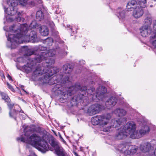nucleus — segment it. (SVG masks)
Returning <instances> with one entry per match:
<instances>
[{
	"mask_svg": "<svg viewBox=\"0 0 156 156\" xmlns=\"http://www.w3.org/2000/svg\"><path fill=\"white\" fill-rule=\"evenodd\" d=\"M39 50L44 51L41 52L39 55H37L34 58L35 62H40L44 60L45 65L42 67H37L34 71V74L36 76L45 73L43 77L40 78L39 80L43 83L47 84L52 85L58 83H65L69 81V77L67 75L58 74L53 76L57 72L58 69L55 67H53L52 65L55 63V60L49 57H53L56 54L58 51V54L62 55H65L67 54L64 49L59 47L54 49L47 50V48L45 46L40 45L38 47Z\"/></svg>",
	"mask_w": 156,
	"mask_h": 156,
	"instance_id": "nucleus-1",
	"label": "nucleus"
},
{
	"mask_svg": "<svg viewBox=\"0 0 156 156\" xmlns=\"http://www.w3.org/2000/svg\"><path fill=\"white\" fill-rule=\"evenodd\" d=\"M9 29L10 32L6 33V35L8 41L7 45L11 48H16L18 44L23 43L28 37L33 42H38L40 40L35 31H31L28 36L26 35L28 30V25L27 24L20 25L18 23L11 26Z\"/></svg>",
	"mask_w": 156,
	"mask_h": 156,
	"instance_id": "nucleus-2",
	"label": "nucleus"
},
{
	"mask_svg": "<svg viewBox=\"0 0 156 156\" xmlns=\"http://www.w3.org/2000/svg\"><path fill=\"white\" fill-rule=\"evenodd\" d=\"M31 131L30 127L27 126L24 129V135L20 137L17 138V140L30 144L42 152L48 151L49 146L44 140V137L41 136L39 133H34L30 135V133Z\"/></svg>",
	"mask_w": 156,
	"mask_h": 156,
	"instance_id": "nucleus-3",
	"label": "nucleus"
},
{
	"mask_svg": "<svg viewBox=\"0 0 156 156\" xmlns=\"http://www.w3.org/2000/svg\"><path fill=\"white\" fill-rule=\"evenodd\" d=\"M7 4L9 6L6 9L4 7L5 12L9 15L12 16L15 14L17 12L16 6L20 3L23 6L27 5L30 6L34 5V3L30 0H7Z\"/></svg>",
	"mask_w": 156,
	"mask_h": 156,
	"instance_id": "nucleus-4",
	"label": "nucleus"
},
{
	"mask_svg": "<svg viewBox=\"0 0 156 156\" xmlns=\"http://www.w3.org/2000/svg\"><path fill=\"white\" fill-rule=\"evenodd\" d=\"M111 117V114L110 113L104 115H97L91 118V122L93 125L99 124L103 126L108 123Z\"/></svg>",
	"mask_w": 156,
	"mask_h": 156,
	"instance_id": "nucleus-5",
	"label": "nucleus"
},
{
	"mask_svg": "<svg viewBox=\"0 0 156 156\" xmlns=\"http://www.w3.org/2000/svg\"><path fill=\"white\" fill-rule=\"evenodd\" d=\"M138 149V147L130 145L127 143L120 144L119 150L126 156L133 155L136 153Z\"/></svg>",
	"mask_w": 156,
	"mask_h": 156,
	"instance_id": "nucleus-6",
	"label": "nucleus"
},
{
	"mask_svg": "<svg viewBox=\"0 0 156 156\" xmlns=\"http://www.w3.org/2000/svg\"><path fill=\"white\" fill-rule=\"evenodd\" d=\"M48 142L51 146L53 148L56 154L58 155H63V152L62 147L59 145V143L53 137L49 138Z\"/></svg>",
	"mask_w": 156,
	"mask_h": 156,
	"instance_id": "nucleus-7",
	"label": "nucleus"
},
{
	"mask_svg": "<svg viewBox=\"0 0 156 156\" xmlns=\"http://www.w3.org/2000/svg\"><path fill=\"white\" fill-rule=\"evenodd\" d=\"M136 124L133 121L128 122L124 126L123 129L128 135H130L131 138V135L136 134Z\"/></svg>",
	"mask_w": 156,
	"mask_h": 156,
	"instance_id": "nucleus-8",
	"label": "nucleus"
},
{
	"mask_svg": "<svg viewBox=\"0 0 156 156\" xmlns=\"http://www.w3.org/2000/svg\"><path fill=\"white\" fill-rule=\"evenodd\" d=\"M149 130L150 129L148 126L144 125L142 126L139 131H136L135 133L136 134L131 135V138L133 139L139 138L148 133Z\"/></svg>",
	"mask_w": 156,
	"mask_h": 156,
	"instance_id": "nucleus-9",
	"label": "nucleus"
},
{
	"mask_svg": "<svg viewBox=\"0 0 156 156\" xmlns=\"http://www.w3.org/2000/svg\"><path fill=\"white\" fill-rule=\"evenodd\" d=\"M102 108V106L99 104L92 105L88 108L87 113L89 115H93L98 113Z\"/></svg>",
	"mask_w": 156,
	"mask_h": 156,
	"instance_id": "nucleus-10",
	"label": "nucleus"
},
{
	"mask_svg": "<svg viewBox=\"0 0 156 156\" xmlns=\"http://www.w3.org/2000/svg\"><path fill=\"white\" fill-rule=\"evenodd\" d=\"M140 30L141 35L144 37H147L153 34L151 27L149 25H144L142 26L140 28Z\"/></svg>",
	"mask_w": 156,
	"mask_h": 156,
	"instance_id": "nucleus-11",
	"label": "nucleus"
},
{
	"mask_svg": "<svg viewBox=\"0 0 156 156\" xmlns=\"http://www.w3.org/2000/svg\"><path fill=\"white\" fill-rule=\"evenodd\" d=\"M72 89H75V90L76 89H79L80 91H81V93L80 95L81 96H80V97H78V98L76 99V101H78V100L79 98V99H82V98L83 96H84V94L86 93L87 90V87L86 86H84L81 87L80 85L78 83L76 84L75 85V87H71L70 89L69 90V92ZM69 95H71L72 94V93L71 92H69Z\"/></svg>",
	"mask_w": 156,
	"mask_h": 156,
	"instance_id": "nucleus-12",
	"label": "nucleus"
},
{
	"mask_svg": "<svg viewBox=\"0 0 156 156\" xmlns=\"http://www.w3.org/2000/svg\"><path fill=\"white\" fill-rule=\"evenodd\" d=\"M122 123H123L122 121H120V119L118 120L115 119H112L111 123V126H108L107 127H104L103 129L102 130L105 132H108L110 131V129L112 127L113 128L117 127L122 125Z\"/></svg>",
	"mask_w": 156,
	"mask_h": 156,
	"instance_id": "nucleus-13",
	"label": "nucleus"
},
{
	"mask_svg": "<svg viewBox=\"0 0 156 156\" xmlns=\"http://www.w3.org/2000/svg\"><path fill=\"white\" fill-rule=\"evenodd\" d=\"M106 91V88L104 87H99L96 90V97L99 100L102 101L105 98V93Z\"/></svg>",
	"mask_w": 156,
	"mask_h": 156,
	"instance_id": "nucleus-14",
	"label": "nucleus"
},
{
	"mask_svg": "<svg viewBox=\"0 0 156 156\" xmlns=\"http://www.w3.org/2000/svg\"><path fill=\"white\" fill-rule=\"evenodd\" d=\"M117 99L115 97H112L108 99L105 102V105L108 108L114 107L116 104Z\"/></svg>",
	"mask_w": 156,
	"mask_h": 156,
	"instance_id": "nucleus-15",
	"label": "nucleus"
},
{
	"mask_svg": "<svg viewBox=\"0 0 156 156\" xmlns=\"http://www.w3.org/2000/svg\"><path fill=\"white\" fill-rule=\"evenodd\" d=\"M119 132L115 136V138L117 140H121L126 138L128 135L126 132L123 130V129L121 128L118 129Z\"/></svg>",
	"mask_w": 156,
	"mask_h": 156,
	"instance_id": "nucleus-16",
	"label": "nucleus"
},
{
	"mask_svg": "<svg viewBox=\"0 0 156 156\" xmlns=\"http://www.w3.org/2000/svg\"><path fill=\"white\" fill-rule=\"evenodd\" d=\"M140 150L144 152H147L150 151L153 148L151 144L148 142L142 143L140 147Z\"/></svg>",
	"mask_w": 156,
	"mask_h": 156,
	"instance_id": "nucleus-17",
	"label": "nucleus"
},
{
	"mask_svg": "<svg viewBox=\"0 0 156 156\" xmlns=\"http://www.w3.org/2000/svg\"><path fill=\"white\" fill-rule=\"evenodd\" d=\"M144 13V11L141 8L138 7L133 11V15L136 18L141 17Z\"/></svg>",
	"mask_w": 156,
	"mask_h": 156,
	"instance_id": "nucleus-18",
	"label": "nucleus"
},
{
	"mask_svg": "<svg viewBox=\"0 0 156 156\" xmlns=\"http://www.w3.org/2000/svg\"><path fill=\"white\" fill-rule=\"evenodd\" d=\"M1 95L2 99L4 100L5 102H7V105L10 109V111L12 110L11 109L12 108L13 104L10 103V100L9 97L5 94L4 93H1Z\"/></svg>",
	"mask_w": 156,
	"mask_h": 156,
	"instance_id": "nucleus-19",
	"label": "nucleus"
},
{
	"mask_svg": "<svg viewBox=\"0 0 156 156\" xmlns=\"http://www.w3.org/2000/svg\"><path fill=\"white\" fill-rule=\"evenodd\" d=\"M114 113L119 117H122L126 115V111L122 108H118L114 110Z\"/></svg>",
	"mask_w": 156,
	"mask_h": 156,
	"instance_id": "nucleus-20",
	"label": "nucleus"
},
{
	"mask_svg": "<svg viewBox=\"0 0 156 156\" xmlns=\"http://www.w3.org/2000/svg\"><path fill=\"white\" fill-rule=\"evenodd\" d=\"M75 87V85L74 86H72V87H70L68 89V91L67 92V95H69V96H71L72 94H73L75 93H76V91H78V93H79L80 94L79 95V96H74L73 98V100H75V101H78L79 100H81V99H79V98L78 99V101H76V99L78 98V97H79V98L80 97V96L81 97V96L80 95V94H81V91H80L79 90V89H76V90H75V89H72L69 92H71L72 93V94L71 95H69V90L72 87Z\"/></svg>",
	"mask_w": 156,
	"mask_h": 156,
	"instance_id": "nucleus-21",
	"label": "nucleus"
},
{
	"mask_svg": "<svg viewBox=\"0 0 156 156\" xmlns=\"http://www.w3.org/2000/svg\"><path fill=\"white\" fill-rule=\"evenodd\" d=\"M39 31L41 35L46 36L49 34V31L48 27L45 26H39Z\"/></svg>",
	"mask_w": 156,
	"mask_h": 156,
	"instance_id": "nucleus-22",
	"label": "nucleus"
},
{
	"mask_svg": "<svg viewBox=\"0 0 156 156\" xmlns=\"http://www.w3.org/2000/svg\"><path fill=\"white\" fill-rule=\"evenodd\" d=\"M125 10L121 8H119L116 10L117 15L118 17L120 19L122 20L125 17Z\"/></svg>",
	"mask_w": 156,
	"mask_h": 156,
	"instance_id": "nucleus-23",
	"label": "nucleus"
},
{
	"mask_svg": "<svg viewBox=\"0 0 156 156\" xmlns=\"http://www.w3.org/2000/svg\"><path fill=\"white\" fill-rule=\"evenodd\" d=\"M73 66L69 64H66L64 65L62 68L63 72L65 74L69 73L73 70Z\"/></svg>",
	"mask_w": 156,
	"mask_h": 156,
	"instance_id": "nucleus-24",
	"label": "nucleus"
},
{
	"mask_svg": "<svg viewBox=\"0 0 156 156\" xmlns=\"http://www.w3.org/2000/svg\"><path fill=\"white\" fill-rule=\"evenodd\" d=\"M34 68V66L33 65L32 63H29L28 62H27L26 65H24L23 66V68L27 73L32 71Z\"/></svg>",
	"mask_w": 156,
	"mask_h": 156,
	"instance_id": "nucleus-25",
	"label": "nucleus"
},
{
	"mask_svg": "<svg viewBox=\"0 0 156 156\" xmlns=\"http://www.w3.org/2000/svg\"><path fill=\"white\" fill-rule=\"evenodd\" d=\"M27 52H26L25 55H24V57H21L19 58V60L22 61V62L24 63L26 62L25 60H26L25 59H27L26 57L25 56H30L31 55H33L34 53V52L31 51L30 49H27L26 50Z\"/></svg>",
	"mask_w": 156,
	"mask_h": 156,
	"instance_id": "nucleus-26",
	"label": "nucleus"
},
{
	"mask_svg": "<svg viewBox=\"0 0 156 156\" xmlns=\"http://www.w3.org/2000/svg\"><path fill=\"white\" fill-rule=\"evenodd\" d=\"M150 41L153 46L156 48V33L151 34L150 37Z\"/></svg>",
	"mask_w": 156,
	"mask_h": 156,
	"instance_id": "nucleus-27",
	"label": "nucleus"
},
{
	"mask_svg": "<svg viewBox=\"0 0 156 156\" xmlns=\"http://www.w3.org/2000/svg\"><path fill=\"white\" fill-rule=\"evenodd\" d=\"M152 22V20L151 16L150 15L147 16L144 20V25H149L151 26Z\"/></svg>",
	"mask_w": 156,
	"mask_h": 156,
	"instance_id": "nucleus-28",
	"label": "nucleus"
},
{
	"mask_svg": "<svg viewBox=\"0 0 156 156\" xmlns=\"http://www.w3.org/2000/svg\"><path fill=\"white\" fill-rule=\"evenodd\" d=\"M138 4L141 8H145L147 6V0H137Z\"/></svg>",
	"mask_w": 156,
	"mask_h": 156,
	"instance_id": "nucleus-29",
	"label": "nucleus"
},
{
	"mask_svg": "<svg viewBox=\"0 0 156 156\" xmlns=\"http://www.w3.org/2000/svg\"><path fill=\"white\" fill-rule=\"evenodd\" d=\"M43 41L44 44L48 46L52 45L53 43V39L51 37L48 38Z\"/></svg>",
	"mask_w": 156,
	"mask_h": 156,
	"instance_id": "nucleus-30",
	"label": "nucleus"
},
{
	"mask_svg": "<svg viewBox=\"0 0 156 156\" xmlns=\"http://www.w3.org/2000/svg\"><path fill=\"white\" fill-rule=\"evenodd\" d=\"M137 2L135 0H132L129 2L126 5L127 9H129L133 8V6L136 5Z\"/></svg>",
	"mask_w": 156,
	"mask_h": 156,
	"instance_id": "nucleus-31",
	"label": "nucleus"
},
{
	"mask_svg": "<svg viewBox=\"0 0 156 156\" xmlns=\"http://www.w3.org/2000/svg\"><path fill=\"white\" fill-rule=\"evenodd\" d=\"M39 27V25L37 23L36 21H33L30 24L29 27H28V30L30 28V29L33 28H35Z\"/></svg>",
	"mask_w": 156,
	"mask_h": 156,
	"instance_id": "nucleus-32",
	"label": "nucleus"
},
{
	"mask_svg": "<svg viewBox=\"0 0 156 156\" xmlns=\"http://www.w3.org/2000/svg\"><path fill=\"white\" fill-rule=\"evenodd\" d=\"M44 16L42 12L41 11H38L37 12L36 14V18L39 20H41L43 19Z\"/></svg>",
	"mask_w": 156,
	"mask_h": 156,
	"instance_id": "nucleus-33",
	"label": "nucleus"
},
{
	"mask_svg": "<svg viewBox=\"0 0 156 156\" xmlns=\"http://www.w3.org/2000/svg\"><path fill=\"white\" fill-rule=\"evenodd\" d=\"M17 114V112L15 109L11 110L9 112V115L10 117L14 118L16 120V116Z\"/></svg>",
	"mask_w": 156,
	"mask_h": 156,
	"instance_id": "nucleus-34",
	"label": "nucleus"
},
{
	"mask_svg": "<svg viewBox=\"0 0 156 156\" xmlns=\"http://www.w3.org/2000/svg\"><path fill=\"white\" fill-rule=\"evenodd\" d=\"M94 90V88L93 87H91L90 89H88L87 91L88 94H90L91 95H93V94H94L93 92Z\"/></svg>",
	"mask_w": 156,
	"mask_h": 156,
	"instance_id": "nucleus-35",
	"label": "nucleus"
},
{
	"mask_svg": "<svg viewBox=\"0 0 156 156\" xmlns=\"http://www.w3.org/2000/svg\"><path fill=\"white\" fill-rule=\"evenodd\" d=\"M61 85L59 84H57L55 85V86L54 87V88L53 89V91H55L57 90L58 89Z\"/></svg>",
	"mask_w": 156,
	"mask_h": 156,
	"instance_id": "nucleus-36",
	"label": "nucleus"
},
{
	"mask_svg": "<svg viewBox=\"0 0 156 156\" xmlns=\"http://www.w3.org/2000/svg\"><path fill=\"white\" fill-rule=\"evenodd\" d=\"M153 30L152 34L156 33V20L155 21L154 23Z\"/></svg>",
	"mask_w": 156,
	"mask_h": 156,
	"instance_id": "nucleus-37",
	"label": "nucleus"
},
{
	"mask_svg": "<svg viewBox=\"0 0 156 156\" xmlns=\"http://www.w3.org/2000/svg\"><path fill=\"white\" fill-rule=\"evenodd\" d=\"M16 20L17 22H21L22 21H23V19L21 18V17L19 16H18L17 17H16Z\"/></svg>",
	"mask_w": 156,
	"mask_h": 156,
	"instance_id": "nucleus-38",
	"label": "nucleus"
},
{
	"mask_svg": "<svg viewBox=\"0 0 156 156\" xmlns=\"http://www.w3.org/2000/svg\"><path fill=\"white\" fill-rule=\"evenodd\" d=\"M7 85L8 86L9 88V89H10L11 91L13 92L15 91L14 90L13 88L8 83H7Z\"/></svg>",
	"mask_w": 156,
	"mask_h": 156,
	"instance_id": "nucleus-39",
	"label": "nucleus"
},
{
	"mask_svg": "<svg viewBox=\"0 0 156 156\" xmlns=\"http://www.w3.org/2000/svg\"><path fill=\"white\" fill-rule=\"evenodd\" d=\"M49 24L51 27H53L54 26V24L53 22H50V23Z\"/></svg>",
	"mask_w": 156,
	"mask_h": 156,
	"instance_id": "nucleus-40",
	"label": "nucleus"
},
{
	"mask_svg": "<svg viewBox=\"0 0 156 156\" xmlns=\"http://www.w3.org/2000/svg\"><path fill=\"white\" fill-rule=\"evenodd\" d=\"M28 156H37L35 155V154L34 152H31V153Z\"/></svg>",
	"mask_w": 156,
	"mask_h": 156,
	"instance_id": "nucleus-41",
	"label": "nucleus"
},
{
	"mask_svg": "<svg viewBox=\"0 0 156 156\" xmlns=\"http://www.w3.org/2000/svg\"><path fill=\"white\" fill-rule=\"evenodd\" d=\"M7 77L8 78V79H9V80H11V81L12 80L11 76L9 75H8V76H7Z\"/></svg>",
	"mask_w": 156,
	"mask_h": 156,
	"instance_id": "nucleus-42",
	"label": "nucleus"
},
{
	"mask_svg": "<svg viewBox=\"0 0 156 156\" xmlns=\"http://www.w3.org/2000/svg\"><path fill=\"white\" fill-rule=\"evenodd\" d=\"M90 83L91 85L94 84L95 83L94 81H92L90 82Z\"/></svg>",
	"mask_w": 156,
	"mask_h": 156,
	"instance_id": "nucleus-43",
	"label": "nucleus"
},
{
	"mask_svg": "<svg viewBox=\"0 0 156 156\" xmlns=\"http://www.w3.org/2000/svg\"><path fill=\"white\" fill-rule=\"evenodd\" d=\"M74 153L76 156H78V154L76 152H74Z\"/></svg>",
	"mask_w": 156,
	"mask_h": 156,
	"instance_id": "nucleus-44",
	"label": "nucleus"
},
{
	"mask_svg": "<svg viewBox=\"0 0 156 156\" xmlns=\"http://www.w3.org/2000/svg\"><path fill=\"white\" fill-rule=\"evenodd\" d=\"M2 78H5V76H4V75H3L2 76Z\"/></svg>",
	"mask_w": 156,
	"mask_h": 156,
	"instance_id": "nucleus-45",
	"label": "nucleus"
},
{
	"mask_svg": "<svg viewBox=\"0 0 156 156\" xmlns=\"http://www.w3.org/2000/svg\"><path fill=\"white\" fill-rule=\"evenodd\" d=\"M20 112L23 113V111H22V110H21L20 111Z\"/></svg>",
	"mask_w": 156,
	"mask_h": 156,
	"instance_id": "nucleus-46",
	"label": "nucleus"
},
{
	"mask_svg": "<svg viewBox=\"0 0 156 156\" xmlns=\"http://www.w3.org/2000/svg\"><path fill=\"white\" fill-rule=\"evenodd\" d=\"M22 90H23L24 92H26V93H27V92L25 91V90H24V89H22Z\"/></svg>",
	"mask_w": 156,
	"mask_h": 156,
	"instance_id": "nucleus-47",
	"label": "nucleus"
},
{
	"mask_svg": "<svg viewBox=\"0 0 156 156\" xmlns=\"http://www.w3.org/2000/svg\"><path fill=\"white\" fill-rule=\"evenodd\" d=\"M70 26V25H67V27H69Z\"/></svg>",
	"mask_w": 156,
	"mask_h": 156,
	"instance_id": "nucleus-48",
	"label": "nucleus"
},
{
	"mask_svg": "<svg viewBox=\"0 0 156 156\" xmlns=\"http://www.w3.org/2000/svg\"><path fill=\"white\" fill-rule=\"evenodd\" d=\"M153 5H150V7H153Z\"/></svg>",
	"mask_w": 156,
	"mask_h": 156,
	"instance_id": "nucleus-49",
	"label": "nucleus"
},
{
	"mask_svg": "<svg viewBox=\"0 0 156 156\" xmlns=\"http://www.w3.org/2000/svg\"><path fill=\"white\" fill-rule=\"evenodd\" d=\"M1 108L0 107V112L1 111Z\"/></svg>",
	"mask_w": 156,
	"mask_h": 156,
	"instance_id": "nucleus-50",
	"label": "nucleus"
},
{
	"mask_svg": "<svg viewBox=\"0 0 156 156\" xmlns=\"http://www.w3.org/2000/svg\"><path fill=\"white\" fill-rule=\"evenodd\" d=\"M19 14H20V13H18V15H19Z\"/></svg>",
	"mask_w": 156,
	"mask_h": 156,
	"instance_id": "nucleus-51",
	"label": "nucleus"
},
{
	"mask_svg": "<svg viewBox=\"0 0 156 156\" xmlns=\"http://www.w3.org/2000/svg\"><path fill=\"white\" fill-rule=\"evenodd\" d=\"M71 29V30H73V29L72 28V27H71V28H70Z\"/></svg>",
	"mask_w": 156,
	"mask_h": 156,
	"instance_id": "nucleus-52",
	"label": "nucleus"
},
{
	"mask_svg": "<svg viewBox=\"0 0 156 156\" xmlns=\"http://www.w3.org/2000/svg\"><path fill=\"white\" fill-rule=\"evenodd\" d=\"M21 87H23V85H22V86H21Z\"/></svg>",
	"mask_w": 156,
	"mask_h": 156,
	"instance_id": "nucleus-53",
	"label": "nucleus"
},
{
	"mask_svg": "<svg viewBox=\"0 0 156 156\" xmlns=\"http://www.w3.org/2000/svg\"><path fill=\"white\" fill-rule=\"evenodd\" d=\"M154 1L156 2V0H153Z\"/></svg>",
	"mask_w": 156,
	"mask_h": 156,
	"instance_id": "nucleus-54",
	"label": "nucleus"
}]
</instances>
